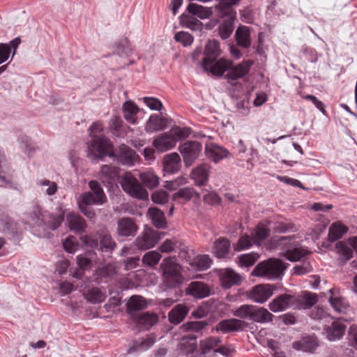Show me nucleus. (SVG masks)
I'll return each mask as SVG.
<instances>
[{"label": "nucleus", "mask_w": 357, "mask_h": 357, "mask_svg": "<svg viewBox=\"0 0 357 357\" xmlns=\"http://www.w3.org/2000/svg\"><path fill=\"white\" fill-rule=\"evenodd\" d=\"M165 282L168 287H176L182 282L181 267L175 257L164 259L160 264Z\"/></svg>", "instance_id": "1"}, {"label": "nucleus", "mask_w": 357, "mask_h": 357, "mask_svg": "<svg viewBox=\"0 0 357 357\" xmlns=\"http://www.w3.org/2000/svg\"><path fill=\"white\" fill-rule=\"evenodd\" d=\"M82 242L91 248L101 252H111L116 247L115 242L112 239L109 232L106 229H100L95 235L84 236Z\"/></svg>", "instance_id": "2"}, {"label": "nucleus", "mask_w": 357, "mask_h": 357, "mask_svg": "<svg viewBox=\"0 0 357 357\" xmlns=\"http://www.w3.org/2000/svg\"><path fill=\"white\" fill-rule=\"evenodd\" d=\"M286 268L281 260L271 258L259 263L252 271V274L257 277L273 279L282 275Z\"/></svg>", "instance_id": "3"}, {"label": "nucleus", "mask_w": 357, "mask_h": 357, "mask_svg": "<svg viewBox=\"0 0 357 357\" xmlns=\"http://www.w3.org/2000/svg\"><path fill=\"white\" fill-rule=\"evenodd\" d=\"M89 155L93 158L113 157L114 147L110 140L102 135H94L88 144Z\"/></svg>", "instance_id": "4"}, {"label": "nucleus", "mask_w": 357, "mask_h": 357, "mask_svg": "<svg viewBox=\"0 0 357 357\" xmlns=\"http://www.w3.org/2000/svg\"><path fill=\"white\" fill-rule=\"evenodd\" d=\"M121 186L126 192L133 197L140 199H145L148 197L146 190L130 173H127L123 176Z\"/></svg>", "instance_id": "5"}, {"label": "nucleus", "mask_w": 357, "mask_h": 357, "mask_svg": "<svg viewBox=\"0 0 357 357\" xmlns=\"http://www.w3.org/2000/svg\"><path fill=\"white\" fill-rule=\"evenodd\" d=\"M33 215L38 220V225L44 224L47 225L52 230L57 229L64 220V213H60L57 215H51L48 213L43 212L42 208L36 206L33 211Z\"/></svg>", "instance_id": "6"}, {"label": "nucleus", "mask_w": 357, "mask_h": 357, "mask_svg": "<svg viewBox=\"0 0 357 357\" xmlns=\"http://www.w3.org/2000/svg\"><path fill=\"white\" fill-rule=\"evenodd\" d=\"M202 146L197 141H187L181 144L178 150L183 155V160L187 166H190L199 157Z\"/></svg>", "instance_id": "7"}, {"label": "nucleus", "mask_w": 357, "mask_h": 357, "mask_svg": "<svg viewBox=\"0 0 357 357\" xmlns=\"http://www.w3.org/2000/svg\"><path fill=\"white\" fill-rule=\"evenodd\" d=\"M158 234L150 227H145L143 232L135 239V245L143 250L153 248L160 239Z\"/></svg>", "instance_id": "8"}, {"label": "nucleus", "mask_w": 357, "mask_h": 357, "mask_svg": "<svg viewBox=\"0 0 357 357\" xmlns=\"http://www.w3.org/2000/svg\"><path fill=\"white\" fill-rule=\"evenodd\" d=\"M112 158H116L121 165L130 167L137 160L138 155L128 146L121 144L114 151Z\"/></svg>", "instance_id": "9"}, {"label": "nucleus", "mask_w": 357, "mask_h": 357, "mask_svg": "<svg viewBox=\"0 0 357 357\" xmlns=\"http://www.w3.org/2000/svg\"><path fill=\"white\" fill-rule=\"evenodd\" d=\"M296 296L284 294L277 296L269 303V308L274 312L286 310L289 307L296 309Z\"/></svg>", "instance_id": "10"}, {"label": "nucleus", "mask_w": 357, "mask_h": 357, "mask_svg": "<svg viewBox=\"0 0 357 357\" xmlns=\"http://www.w3.org/2000/svg\"><path fill=\"white\" fill-rule=\"evenodd\" d=\"M248 324L241 319L231 318L219 321L215 326L214 330L216 332L228 333L238 332L244 330Z\"/></svg>", "instance_id": "11"}, {"label": "nucleus", "mask_w": 357, "mask_h": 357, "mask_svg": "<svg viewBox=\"0 0 357 357\" xmlns=\"http://www.w3.org/2000/svg\"><path fill=\"white\" fill-rule=\"evenodd\" d=\"M254 64L252 59L243 60L236 66H233L229 69L225 77L228 79L236 80L245 76L250 72V68Z\"/></svg>", "instance_id": "12"}, {"label": "nucleus", "mask_w": 357, "mask_h": 357, "mask_svg": "<svg viewBox=\"0 0 357 357\" xmlns=\"http://www.w3.org/2000/svg\"><path fill=\"white\" fill-rule=\"evenodd\" d=\"M220 43L217 40H209L204 50V56L202 59V68H206L208 64H213L220 56Z\"/></svg>", "instance_id": "13"}, {"label": "nucleus", "mask_w": 357, "mask_h": 357, "mask_svg": "<svg viewBox=\"0 0 357 357\" xmlns=\"http://www.w3.org/2000/svg\"><path fill=\"white\" fill-rule=\"evenodd\" d=\"M273 291L271 284H258L250 290L248 296L255 302L263 303L273 295Z\"/></svg>", "instance_id": "14"}, {"label": "nucleus", "mask_w": 357, "mask_h": 357, "mask_svg": "<svg viewBox=\"0 0 357 357\" xmlns=\"http://www.w3.org/2000/svg\"><path fill=\"white\" fill-rule=\"evenodd\" d=\"M138 230V226L131 218H122L117 222V234L122 237L134 236Z\"/></svg>", "instance_id": "15"}, {"label": "nucleus", "mask_w": 357, "mask_h": 357, "mask_svg": "<svg viewBox=\"0 0 357 357\" xmlns=\"http://www.w3.org/2000/svg\"><path fill=\"white\" fill-rule=\"evenodd\" d=\"M185 293L195 298L201 299L210 295L211 288L202 282L195 281L188 284Z\"/></svg>", "instance_id": "16"}, {"label": "nucleus", "mask_w": 357, "mask_h": 357, "mask_svg": "<svg viewBox=\"0 0 357 357\" xmlns=\"http://www.w3.org/2000/svg\"><path fill=\"white\" fill-rule=\"evenodd\" d=\"M211 166L208 164L203 163L192 169L191 177L197 186H204L208 181Z\"/></svg>", "instance_id": "17"}, {"label": "nucleus", "mask_w": 357, "mask_h": 357, "mask_svg": "<svg viewBox=\"0 0 357 357\" xmlns=\"http://www.w3.org/2000/svg\"><path fill=\"white\" fill-rule=\"evenodd\" d=\"M176 144V139L172 136L169 132L157 137L153 142V146L160 152H165L174 148Z\"/></svg>", "instance_id": "18"}, {"label": "nucleus", "mask_w": 357, "mask_h": 357, "mask_svg": "<svg viewBox=\"0 0 357 357\" xmlns=\"http://www.w3.org/2000/svg\"><path fill=\"white\" fill-rule=\"evenodd\" d=\"M205 154L208 158L217 163L220 160L227 158L229 153L222 146L213 143H209L206 145Z\"/></svg>", "instance_id": "19"}, {"label": "nucleus", "mask_w": 357, "mask_h": 357, "mask_svg": "<svg viewBox=\"0 0 357 357\" xmlns=\"http://www.w3.org/2000/svg\"><path fill=\"white\" fill-rule=\"evenodd\" d=\"M219 275L222 286L225 289L240 284L242 280V277L231 268L221 270Z\"/></svg>", "instance_id": "20"}, {"label": "nucleus", "mask_w": 357, "mask_h": 357, "mask_svg": "<svg viewBox=\"0 0 357 357\" xmlns=\"http://www.w3.org/2000/svg\"><path fill=\"white\" fill-rule=\"evenodd\" d=\"M232 61L224 58L216 59L213 64H208L206 68H203L206 72H210L215 76H222L226 71H229V69L231 66Z\"/></svg>", "instance_id": "21"}, {"label": "nucleus", "mask_w": 357, "mask_h": 357, "mask_svg": "<svg viewBox=\"0 0 357 357\" xmlns=\"http://www.w3.org/2000/svg\"><path fill=\"white\" fill-rule=\"evenodd\" d=\"M127 312L132 317L133 314L140 313L139 311L147 307L148 304L144 298L141 296L135 295L130 298L127 303Z\"/></svg>", "instance_id": "22"}, {"label": "nucleus", "mask_w": 357, "mask_h": 357, "mask_svg": "<svg viewBox=\"0 0 357 357\" xmlns=\"http://www.w3.org/2000/svg\"><path fill=\"white\" fill-rule=\"evenodd\" d=\"M194 197L197 199H199L200 194L194 188L186 187L181 188L174 193L172 195V199L178 203L183 204L190 201Z\"/></svg>", "instance_id": "23"}, {"label": "nucleus", "mask_w": 357, "mask_h": 357, "mask_svg": "<svg viewBox=\"0 0 357 357\" xmlns=\"http://www.w3.org/2000/svg\"><path fill=\"white\" fill-rule=\"evenodd\" d=\"M346 325L339 320L334 321L331 326L325 328L327 337L331 341L340 339L344 334Z\"/></svg>", "instance_id": "24"}, {"label": "nucleus", "mask_w": 357, "mask_h": 357, "mask_svg": "<svg viewBox=\"0 0 357 357\" xmlns=\"http://www.w3.org/2000/svg\"><path fill=\"white\" fill-rule=\"evenodd\" d=\"M189 312V308L184 304H178L174 306L168 314V319L171 324L177 325L182 322Z\"/></svg>", "instance_id": "25"}, {"label": "nucleus", "mask_w": 357, "mask_h": 357, "mask_svg": "<svg viewBox=\"0 0 357 357\" xmlns=\"http://www.w3.org/2000/svg\"><path fill=\"white\" fill-rule=\"evenodd\" d=\"M132 319L138 324L145 328H149L155 325L158 320L156 314L153 312H140L137 314H133Z\"/></svg>", "instance_id": "26"}, {"label": "nucleus", "mask_w": 357, "mask_h": 357, "mask_svg": "<svg viewBox=\"0 0 357 357\" xmlns=\"http://www.w3.org/2000/svg\"><path fill=\"white\" fill-rule=\"evenodd\" d=\"M296 309H309L318 301V297L314 293L303 291L296 296Z\"/></svg>", "instance_id": "27"}, {"label": "nucleus", "mask_w": 357, "mask_h": 357, "mask_svg": "<svg viewBox=\"0 0 357 357\" xmlns=\"http://www.w3.org/2000/svg\"><path fill=\"white\" fill-rule=\"evenodd\" d=\"M164 170L170 174L178 172L181 167V158L177 153H172L164 158Z\"/></svg>", "instance_id": "28"}, {"label": "nucleus", "mask_w": 357, "mask_h": 357, "mask_svg": "<svg viewBox=\"0 0 357 357\" xmlns=\"http://www.w3.org/2000/svg\"><path fill=\"white\" fill-rule=\"evenodd\" d=\"M66 220L71 230L82 233L86 227L85 220L78 213L73 212L68 213Z\"/></svg>", "instance_id": "29"}, {"label": "nucleus", "mask_w": 357, "mask_h": 357, "mask_svg": "<svg viewBox=\"0 0 357 357\" xmlns=\"http://www.w3.org/2000/svg\"><path fill=\"white\" fill-rule=\"evenodd\" d=\"M331 296L329 298V302L333 308L337 312H344L348 305L342 297L339 295V290L335 288L331 289L329 290Z\"/></svg>", "instance_id": "30"}, {"label": "nucleus", "mask_w": 357, "mask_h": 357, "mask_svg": "<svg viewBox=\"0 0 357 357\" xmlns=\"http://www.w3.org/2000/svg\"><path fill=\"white\" fill-rule=\"evenodd\" d=\"M273 314L263 307L253 306L250 320L257 323H268L273 320Z\"/></svg>", "instance_id": "31"}, {"label": "nucleus", "mask_w": 357, "mask_h": 357, "mask_svg": "<svg viewBox=\"0 0 357 357\" xmlns=\"http://www.w3.org/2000/svg\"><path fill=\"white\" fill-rule=\"evenodd\" d=\"M230 241L225 238H219L214 243L213 254L218 258H226L230 250Z\"/></svg>", "instance_id": "32"}, {"label": "nucleus", "mask_w": 357, "mask_h": 357, "mask_svg": "<svg viewBox=\"0 0 357 357\" xmlns=\"http://www.w3.org/2000/svg\"><path fill=\"white\" fill-rule=\"evenodd\" d=\"M235 38L239 47L248 48L251 45L250 32L246 26H240L236 31Z\"/></svg>", "instance_id": "33"}, {"label": "nucleus", "mask_w": 357, "mask_h": 357, "mask_svg": "<svg viewBox=\"0 0 357 357\" xmlns=\"http://www.w3.org/2000/svg\"><path fill=\"white\" fill-rule=\"evenodd\" d=\"M348 231V227L343 225L341 222H333L329 228L328 241L334 242L342 237Z\"/></svg>", "instance_id": "34"}, {"label": "nucleus", "mask_w": 357, "mask_h": 357, "mask_svg": "<svg viewBox=\"0 0 357 357\" xmlns=\"http://www.w3.org/2000/svg\"><path fill=\"white\" fill-rule=\"evenodd\" d=\"M84 296L91 303H100L105 301L106 294L98 287H91L84 292Z\"/></svg>", "instance_id": "35"}, {"label": "nucleus", "mask_w": 357, "mask_h": 357, "mask_svg": "<svg viewBox=\"0 0 357 357\" xmlns=\"http://www.w3.org/2000/svg\"><path fill=\"white\" fill-rule=\"evenodd\" d=\"M123 116L126 121L132 124L137 123L136 115L139 112L137 105L132 101H126L123 105Z\"/></svg>", "instance_id": "36"}, {"label": "nucleus", "mask_w": 357, "mask_h": 357, "mask_svg": "<svg viewBox=\"0 0 357 357\" xmlns=\"http://www.w3.org/2000/svg\"><path fill=\"white\" fill-rule=\"evenodd\" d=\"M167 121L158 115H151L146 125V130L149 132L160 130L166 127Z\"/></svg>", "instance_id": "37"}, {"label": "nucleus", "mask_w": 357, "mask_h": 357, "mask_svg": "<svg viewBox=\"0 0 357 357\" xmlns=\"http://www.w3.org/2000/svg\"><path fill=\"white\" fill-rule=\"evenodd\" d=\"M148 214L153 225L157 228H165L167 222L164 213L157 208H150Z\"/></svg>", "instance_id": "38"}, {"label": "nucleus", "mask_w": 357, "mask_h": 357, "mask_svg": "<svg viewBox=\"0 0 357 357\" xmlns=\"http://www.w3.org/2000/svg\"><path fill=\"white\" fill-rule=\"evenodd\" d=\"M211 264L212 259L208 255H199L192 259L190 265L198 271H205L211 267Z\"/></svg>", "instance_id": "39"}, {"label": "nucleus", "mask_w": 357, "mask_h": 357, "mask_svg": "<svg viewBox=\"0 0 357 357\" xmlns=\"http://www.w3.org/2000/svg\"><path fill=\"white\" fill-rule=\"evenodd\" d=\"M270 235V229L263 223H259L252 232L253 242L259 244Z\"/></svg>", "instance_id": "40"}, {"label": "nucleus", "mask_w": 357, "mask_h": 357, "mask_svg": "<svg viewBox=\"0 0 357 357\" xmlns=\"http://www.w3.org/2000/svg\"><path fill=\"white\" fill-rule=\"evenodd\" d=\"M222 342L219 337L210 336L200 341L199 345L203 354H207L215 348H218Z\"/></svg>", "instance_id": "41"}, {"label": "nucleus", "mask_w": 357, "mask_h": 357, "mask_svg": "<svg viewBox=\"0 0 357 357\" xmlns=\"http://www.w3.org/2000/svg\"><path fill=\"white\" fill-rule=\"evenodd\" d=\"M139 178L149 188H154L159 184V177L152 171L140 173Z\"/></svg>", "instance_id": "42"}, {"label": "nucleus", "mask_w": 357, "mask_h": 357, "mask_svg": "<svg viewBox=\"0 0 357 357\" xmlns=\"http://www.w3.org/2000/svg\"><path fill=\"white\" fill-rule=\"evenodd\" d=\"M317 341L311 337L303 338L301 341L294 342L293 347L296 350H303L305 351L312 352L317 347Z\"/></svg>", "instance_id": "43"}, {"label": "nucleus", "mask_w": 357, "mask_h": 357, "mask_svg": "<svg viewBox=\"0 0 357 357\" xmlns=\"http://www.w3.org/2000/svg\"><path fill=\"white\" fill-rule=\"evenodd\" d=\"M188 10L190 13L197 15L201 19H207L212 14L210 9L194 3L188 5Z\"/></svg>", "instance_id": "44"}, {"label": "nucleus", "mask_w": 357, "mask_h": 357, "mask_svg": "<svg viewBox=\"0 0 357 357\" xmlns=\"http://www.w3.org/2000/svg\"><path fill=\"white\" fill-rule=\"evenodd\" d=\"M179 346L185 354L193 352L197 348L196 337L193 335L183 337L179 343Z\"/></svg>", "instance_id": "45"}, {"label": "nucleus", "mask_w": 357, "mask_h": 357, "mask_svg": "<svg viewBox=\"0 0 357 357\" xmlns=\"http://www.w3.org/2000/svg\"><path fill=\"white\" fill-rule=\"evenodd\" d=\"M307 251L303 248L288 249L282 256L291 261H296L307 255Z\"/></svg>", "instance_id": "46"}, {"label": "nucleus", "mask_w": 357, "mask_h": 357, "mask_svg": "<svg viewBox=\"0 0 357 357\" xmlns=\"http://www.w3.org/2000/svg\"><path fill=\"white\" fill-rule=\"evenodd\" d=\"M259 258V255L255 252L243 254L238 257V263L241 267H250L253 266Z\"/></svg>", "instance_id": "47"}, {"label": "nucleus", "mask_w": 357, "mask_h": 357, "mask_svg": "<svg viewBox=\"0 0 357 357\" xmlns=\"http://www.w3.org/2000/svg\"><path fill=\"white\" fill-rule=\"evenodd\" d=\"M335 248L337 253L344 261H349L353 257V250L344 241H338Z\"/></svg>", "instance_id": "48"}, {"label": "nucleus", "mask_w": 357, "mask_h": 357, "mask_svg": "<svg viewBox=\"0 0 357 357\" xmlns=\"http://www.w3.org/2000/svg\"><path fill=\"white\" fill-rule=\"evenodd\" d=\"M234 30V21L229 19L223 21L219 26L218 34L222 39H227L231 34Z\"/></svg>", "instance_id": "49"}, {"label": "nucleus", "mask_w": 357, "mask_h": 357, "mask_svg": "<svg viewBox=\"0 0 357 357\" xmlns=\"http://www.w3.org/2000/svg\"><path fill=\"white\" fill-rule=\"evenodd\" d=\"M116 52L120 56H129L132 52V48L127 38L121 39L116 44Z\"/></svg>", "instance_id": "50"}, {"label": "nucleus", "mask_w": 357, "mask_h": 357, "mask_svg": "<svg viewBox=\"0 0 357 357\" xmlns=\"http://www.w3.org/2000/svg\"><path fill=\"white\" fill-rule=\"evenodd\" d=\"M252 305L244 304L233 310V314L241 319H248L250 320L252 316V312L253 310Z\"/></svg>", "instance_id": "51"}, {"label": "nucleus", "mask_w": 357, "mask_h": 357, "mask_svg": "<svg viewBox=\"0 0 357 357\" xmlns=\"http://www.w3.org/2000/svg\"><path fill=\"white\" fill-rule=\"evenodd\" d=\"M162 256L157 251H149L142 258V262L150 267H154L160 261Z\"/></svg>", "instance_id": "52"}, {"label": "nucleus", "mask_w": 357, "mask_h": 357, "mask_svg": "<svg viewBox=\"0 0 357 357\" xmlns=\"http://www.w3.org/2000/svg\"><path fill=\"white\" fill-rule=\"evenodd\" d=\"M89 185L93 194L99 200V203H105L107 198L100 184L97 181L93 180L89 183Z\"/></svg>", "instance_id": "53"}, {"label": "nucleus", "mask_w": 357, "mask_h": 357, "mask_svg": "<svg viewBox=\"0 0 357 357\" xmlns=\"http://www.w3.org/2000/svg\"><path fill=\"white\" fill-rule=\"evenodd\" d=\"M252 236L245 234L240 237L238 242L234 245V249L236 252H239L250 248L253 243Z\"/></svg>", "instance_id": "54"}, {"label": "nucleus", "mask_w": 357, "mask_h": 357, "mask_svg": "<svg viewBox=\"0 0 357 357\" xmlns=\"http://www.w3.org/2000/svg\"><path fill=\"white\" fill-rule=\"evenodd\" d=\"M174 39L176 42L181 43L184 47L190 46L193 41V36L185 31H179L174 36Z\"/></svg>", "instance_id": "55"}, {"label": "nucleus", "mask_w": 357, "mask_h": 357, "mask_svg": "<svg viewBox=\"0 0 357 357\" xmlns=\"http://www.w3.org/2000/svg\"><path fill=\"white\" fill-rule=\"evenodd\" d=\"M116 273V271L115 266L109 264L99 268L97 271V275L98 278L102 280L105 278L113 276Z\"/></svg>", "instance_id": "56"}, {"label": "nucleus", "mask_w": 357, "mask_h": 357, "mask_svg": "<svg viewBox=\"0 0 357 357\" xmlns=\"http://www.w3.org/2000/svg\"><path fill=\"white\" fill-rule=\"evenodd\" d=\"M103 203H99V200L95 197V195L91 192H86L81 195V200L79 202V206H91L92 204H102Z\"/></svg>", "instance_id": "57"}, {"label": "nucleus", "mask_w": 357, "mask_h": 357, "mask_svg": "<svg viewBox=\"0 0 357 357\" xmlns=\"http://www.w3.org/2000/svg\"><path fill=\"white\" fill-rule=\"evenodd\" d=\"M100 174L106 178L114 179L118 176L119 171L116 167L104 165L101 167Z\"/></svg>", "instance_id": "58"}, {"label": "nucleus", "mask_w": 357, "mask_h": 357, "mask_svg": "<svg viewBox=\"0 0 357 357\" xmlns=\"http://www.w3.org/2000/svg\"><path fill=\"white\" fill-rule=\"evenodd\" d=\"M169 133L172 136L178 139H183L190 135L189 129L187 128H181L178 126H174L171 128Z\"/></svg>", "instance_id": "59"}, {"label": "nucleus", "mask_w": 357, "mask_h": 357, "mask_svg": "<svg viewBox=\"0 0 357 357\" xmlns=\"http://www.w3.org/2000/svg\"><path fill=\"white\" fill-rule=\"evenodd\" d=\"M207 325L208 322L206 321H189L183 326L188 331L198 333L204 328Z\"/></svg>", "instance_id": "60"}, {"label": "nucleus", "mask_w": 357, "mask_h": 357, "mask_svg": "<svg viewBox=\"0 0 357 357\" xmlns=\"http://www.w3.org/2000/svg\"><path fill=\"white\" fill-rule=\"evenodd\" d=\"M168 193L162 190H157L152 194V201L158 204H163L168 201Z\"/></svg>", "instance_id": "61"}, {"label": "nucleus", "mask_w": 357, "mask_h": 357, "mask_svg": "<svg viewBox=\"0 0 357 357\" xmlns=\"http://www.w3.org/2000/svg\"><path fill=\"white\" fill-rule=\"evenodd\" d=\"M38 183L41 186H47V188L45 189V192L48 195H53L56 193L58 189L57 184L55 182L50 181L47 179H42L40 180Z\"/></svg>", "instance_id": "62"}, {"label": "nucleus", "mask_w": 357, "mask_h": 357, "mask_svg": "<svg viewBox=\"0 0 357 357\" xmlns=\"http://www.w3.org/2000/svg\"><path fill=\"white\" fill-rule=\"evenodd\" d=\"M63 246L66 251L73 253L78 249L79 244L75 237L70 236L64 241Z\"/></svg>", "instance_id": "63"}, {"label": "nucleus", "mask_w": 357, "mask_h": 357, "mask_svg": "<svg viewBox=\"0 0 357 357\" xmlns=\"http://www.w3.org/2000/svg\"><path fill=\"white\" fill-rule=\"evenodd\" d=\"M203 201L206 204L214 206L220 204L221 198L216 192L213 191L204 195Z\"/></svg>", "instance_id": "64"}]
</instances>
